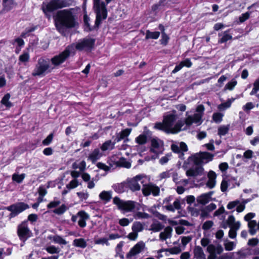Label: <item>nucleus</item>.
Wrapping results in <instances>:
<instances>
[{"label":"nucleus","mask_w":259,"mask_h":259,"mask_svg":"<svg viewBox=\"0 0 259 259\" xmlns=\"http://www.w3.org/2000/svg\"><path fill=\"white\" fill-rule=\"evenodd\" d=\"M4 9L6 11H10L14 6L13 0H3Z\"/></svg>","instance_id":"36"},{"label":"nucleus","mask_w":259,"mask_h":259,"mask_svg":"<svg viewBox=\"0 0 259 259\" xmlns=\"http://www.w3.org/2000/svg\"><path fill=\"white\" fill-rule=\"evenodd\" d=\"M229 128V125H221L218 128V135L221 137L222 136H225L228 133Z\"/></svg>","instance_id":"35"},{"label":"nucleus","mask_w":259,"mask_h":259,"mask_svg":"<svg viewBox=\"0 0 259 259\" xmlns=\"http://www.w3.org/2000/svg\"><path fill=\"white\" fill-rule=\"evenodd\" d=\"M53 241L59 244L66 245L67 242L62 237L59 235H55L53 237Z\"/></svg>","instance_id":"42"},{"label":"nucleus","mask_w":259,"mask_h":259,"mask_svg":"<svg viewBox=\"0 0 259 259\" xmlns=\"http://www.w3.org/2000/svg\"><path fill=\"white\" fill-rule=\"evenodd\" d=\"M144 225L140 222H135L132 227V231L138 233L142 232L144 230Z\"/></svg>","instance_id":"32"},{"label":"nucleus","mask_w":259,"mask_h":259,"mask_svg":"<svg viewBox=\"0 0 259 259\" xmlns=\"http://www.w3.org/2000/svg\"><path fill=\"white\" fill-rule=\"evenodd\" d=\"M116 142H112L111 140L105 141L101 146V149L103 151L111 150L114 149Z\"/></svg>","instance_id":"26"},{"label":"nucleus","mask_w":259,"mask_h":259,"mask_svg":"<svg viewBox=\"0 0 259 259\" xmlns=\"http://www.w3.org/2000/svg\"><path fill=\"white\" fill-rule=\"evenodd\" d=\"M145 247V243L143 241H141L138 242L127 253L126 257L127 259H133L136 255L144 251Z\"/></svg>","instance_id":"13"},{"label":"nucleus","mask_w":259,"mask_h":259,"mask_svg":"<svg viewBox=\"0 0 259 259\" xmlns=\"http://www.w3.org/2000/svg\"><path fill=\"white\" fill-rule=\"evenodd\" d=\"M178 119V115L175 111L172 113H167L163 117L162 122L155 123L154 127L168 134H176L182 130L185 123L182 120L179 121L174 125V123Z\"/></svg>","instance_id":"1"},{"label":"nucleus","mask_w":259,"mask_h":259,"mask_svg":"<svg viewBox=\"0 0 259 259\" xmlns=\"http://www.w3.org/2000/svg\"><path fill=\"white\" fill-rule=\"evenodd\" d=\"M46 251L50 254L59 253L60 251L59 248L57 247L54 245H51L46 248Z\"/></svg>","instance_id":"40"},{"label":"nucleus","mask_w":259,"mask_h":259,"mask_svg":"<svg viewBox=\"0 0 259 259\" xmlns=\"http://www.w3.org/2000/svg\"><path fill=\"white\" fill-rule=\"evenodd\" d=\"M206 250L209 253L207 259H217V255L221 254L223 252L224 249L220 244L215 245L210 244L207 247Z\"/></svg>","instance_id":"12"},{"label":"nucleus","mask_w":259,"mask_h":259,"mask_svg":"<svg viewBox=\"0 0 259 259\" xmlns=\"http://www.w3.org/2000/svg\"><path fill=\"white\" fill-rule=\"evenodd\" d=\"M204 168L202 166H196L190 168L186 171V175L189 177H197L203 174Z\"/></svg>","instance_id":"21"},{"label":"nucleus","mask_w":259,"mask_h":259,"mask_svg":"<svg viewBox=\"0 0 259 259\" xmlns=\"http://www.w3.org/2000/svg\"><path fill=\"white\" fill-rule=\"evenodd\" d=\"M78 185L79 182L78 180L76 179H74L66 185V187L69 189H72L76 188Z\"/></svg>","instance_id":"44"},{"label":"nucleus","mask_w":259,"mask_h":259,"mask_svg":"<svg viewBox=\"0 0 259 259\" xmlns=\"http://www.w3.org/2000/svg\"><path fill=\"white\" fill-rule=\"evenodd\" d=\"M133 220L130 221L128 219L124 218L119 219L118 223L122 227H126L130 225L131 222Z\"/></svg>","instance_id":"50"},{"label":"nucleus","mask_w":259,"mask_h":259,"mask_svg":"<svg viewBox=\"0 0 259 259\" xmlns=\"http://www.w3.org/2000/svg\"><path fill=\"white\" fill-rule=\"evenodd\" d=\"M255 214L253 212H249L246 214L244 217V219L245 221L249 222V221H251V220L252 218H253L255 217Z\"/></svg>","instance_id":"62"},{"label":"nucleus","mask_w":259,"mask_h":259,"mask_svg":"<svg viewBox=\"0 0 259 259\" xmlns=\"http://www.w3.org/2000/svg\"><path fill=\"white\" fill-rule=\"evenodd\" d=\"M173 231L172 228L170 226L165 227L163 231L159 234V239L161 241L166 240L167 239L170 238L172 236Z\"/></svg>","instance_id":"22"},{"label":"nucleus","mask_w":259,"mask_h":259,"mask_svg":"<svg viewBox=\"0 0 259 259\" xmlns=\"http://www.w3.org/2000/svg\"><path fill=\"white\" fill-rule=\"evenodd\" d=\"M10 95L9 94H6L3 98L1 103L6 107L10 108L12 106V103L9 101Z\"/></svg>","instance_id":"37"},{"label":"nucleus","mask_w":259,"mask_h":259,"mask_svg":"<svg viewBox=\"0 0 259 259\" xmlns=\"http://www.w3.org/2000/svg\"><path fill=\"white\" fill-rule=\"evenodd\" d=\"M192 239L191 236H183L181 238L182 244L185 246L189 242H190Z\"/></svg>","instance_id":"56"},{"label":"nucleus","mask_w":259,"mask_h":259,"mask_svg":"<svg viewBox=\"0 0 259 259\" xmlns=\"http://www.w3.org/2000/svg\"><path fill=\"white\" fill-rule=\"evenodd\" d=\"M250 17V13L246 12L242 14L239 18L240 22L243 23L247 20Z\"/></svg>","instance_id":"58"},{"label":"nucleus","mask_w":259,"mask_h":259,"mask_svg":"<svg viewBox=\"0 0 259 259\" xmlns=\"http://www.w3.org/2000/svg\"><path fill=\"white\" fill-rule=\"evenodd\" d=\"M17 233L20 240L24 242L32 236V233L28 226V221H24L18 225Z\"/></svg>","instance_id":"11"},{"label":"nucleus","mask_w":259,"mask_h":259,"mask_svg":"<svg viewBox=\"0 0 259 259\" xmlns=\"http://www.w3.org/2000/svg\"><path fill=\"white\" fill-rule=\"evenodd\" d=\"M237 82L235 79H232L231 81L226 84L225 89L232 91L234 89V87L236 85Z\"/></svg>","instance_id":"45"},{"label":"nucleus","mask_w":259,"mask_h":259,"mask_svg":"<svg viewBox=\"0 0 259 259\" xmlns=\"http://www.w3.org/2000/svg\"><path fill=\"white\" fill-rule=\"evenodd\" d=\"M38 192L40 197H43L47 193L46 189L44 186L39 187Z\"/></svg>","instance_id":"63"},{"label":"nucleus","mask_w":259,"mask_h":259,"mask_svg":"<svg viewBox=\"0 0 259 259\" xmlns=\"http://www.w3.org/2000/svg\"><path fill=\"white\" fill-rule=\"evenodd\" d=\"M230 30L225 31L222 34H219V35L220 36L222 35V37L219 39V43H224L227 41L229 40L232 39V36L229 33Z\"/></svg>","instance_id":"28"},{"label":"nucleus","mask_w":259,"mask_h":259,"mask_svg":"<svg viewBox=\"0 0 259 259\" xmlns=\"http://www.w3.org/2000/svg\"><path fill=\"white\" fill-rule=\"evenodd\" d=\"M171 155V153H170L165 154V156L160 159L159 163L162 165L166 163L170 159Z\"/></svg>","instance_id":"48"},{"label":"nucleus","mask_w":259,"mask_h":259,"mask_svg":"<svg viewBox=\"0 0 259 259\" xmlns=\"http://www.w3.org/2000/svg\"><path fill=\"white\" fill-rule=\"evenodd\" d=\"M25 177V174H22L19 175L17 174H14L12 176V180L18 183H21Z\"/></svg>","instance_id":"39"},{"label":"nucleus","mask_w":259,"mask_h":259,"mask_svg":"<svg viewBox=\"0 0 259 259\" xmlns=\"http://www.w3.org/2000/svg\"><path fill=\"white\" fill-rule=\"evenodd\" d=\"M53 69L54 67L50 65L49 59L41 58L38 60L37 63L32 72V75L34 77H42L51 72Z\"/></svg>","instance_id":"5"},{"label":"nucleus","mask_w":259,"mask_h":259,"mask_svg":"<svg viewBox=\"0 0 259 259\" xmlns=\"http://www.w3.org/2000/svg\"><path fill=\"white\" fill-rule=\"evenodd\" d=\"M225 249L227 251H231L236 246V243L232 241H226L224 244Z\"/></svg>","instance_id":"41"},{"label":"nucleus","mask_w":259,"mask_h":259,"mask_svg":"<svg viewBox=\"0 0 259 259\" xmlns=\"http://www.w3.org/2000/svg\"><path fill=\"white\" fill-rule=\"evenodd\" d=\"M231 101H228L227 102L222 103L219 105L218 108L220 110H223L225 109L228 108L231 106Z\"/></svg>","instance_id":"59"},{"label":"nucleus","mask_w":259,"mask_h":259,"mask_svg":"<svg viewBox=\"0 0 259 259\" xmlns=\"http://www.w3.org/2000/svg\"><path fill=\"white\" fill-rule=\"evenodd\" d=\"M71 3L70 0H50L48 3H43L41 9L46 17L50 18V13L57 9L68 7Z\"/></svg>","instance_id":"3"},{"label":"nucleus","mask_w":259,"mask_h":259,"mask_svg":"<svg viewBox=\"0 0 259 259\" xmlns=\"http://www.w3.org/2000/svg\"><path fill=\"white\" fill-rule=\"evenodd\" d=\"M29 208V206L24 203H19L11 205L7 207L9 211H14L17 214Z\"/></svg>","instance_id":"18"},{"label":"nucleus","mask_w":259,"mask_h":259,"mask_svg":"<svg viewBox=\"0 0 259 259\" xmlns=\"http://www.w3.org/2000/svg\"><path fill=\"white\" fill-rule=\"evenodd\" d=\"M102 156V154L100 152L99 149H95L92 153L90 154L88 158L93 162H95Z\"/></svg>","instance_id":"23"},{"label":"nucleus","mask_w":259,"mask_h":259,"mask_svg":"<svg viewBox=\"0 0 259 259\" xmlns=\"http://www.w3.org/2000/svg\"><path fill=\"white\" fill-rule=\"evenodd\" d=\"M164 228V226L159 222L153 223L151 226L150 230L154 232H157L161 230Z\"/></svg>","instance_id":"30"},{"label":"nucleus","mask_w":259,"mask_h":259,"mask_svg":"<svg viewBox=\"0 0 259 259\" xmlns=\"http://www.w3.org/2000/svg\"><path fill=\"white\" fill-rule=\"evenodd\" d=\"M208 181L206 184V186L210 189H212L215 186L217 175L212 170H210L207 174Z\"/></svg>","instance_id":"20"},{"label":"nucleus","mask_w":259,"mask_h":259,"mask_svg":"<svg viewBox=\"0 0 259 259\" xmlns=\"http://www.w3.org/2000/svg\"><path fill=\"white\" fill-rule=\"evenodd\" d=\"M213 225V222L212 221H207L205 222L202 226L203 230L207 231L209 230Z\"/></svg>","instance_id":"51"},{"label":"nucleus","mask_w":259,"mask_h":259,"mask_svg":"<svg viewBox=\"0 0 259 259\" xmlns=\"http://www.w3.org/2000/svg\"><path fill=\"white\" fill-rule=\"evenodd\" d=\"M204 107L202 105H199L196 108L197 113L193 115H189L185 120V124L188 126L191 125L193 123H196L197 125H200L202 122V117L204 111Z\"/></svg>","instance_id":"9"},{"label":"nucleus","mask_w":259,"mask_h":259,"mask_svg":"<svg viewBox=\"0 0 259 259\" xmlns=\"http://www.w3.org/2000/svg\"><path fill=\"white\" fill-rule=\"evenodd\" d=\"M54 135L53 134H50L45 140L42 142L44 145H49L52 142L53 139Z\"/></svg>","instance_id":"54"},{"label":"nucleus","mask_w":259,"mask_h":259,"mask_svg":"<svg viewBox=\"0 0 259 259\" xmlns=\"http://www.w3.org/2000/svg\"><path fill=\"white\" fill-rule=\"evenodd\" d=\"M74 53V47L73 45L68 46L61 53L56 55L51 59L52 65L54 68L63 63L66 59L71 54Z\"/></svg>","instance_id":"7"},{"label":"nucleus","mask_w":259,"mask_h":259,"mask_svg":"<svg viewBox=\"0 0 259 259\" xmlns=\"http://www.w3.org/2000/svg\"><path fill=\"white\" fill-rule=\"evenodd\" d=\"M142 192L144 196H148L151 194L154 196L159 195L160 193L159 188L152 184H143Z\"/></svg>","instance_id":"16"},{"label":"nucleus","mask_w":259,"mask_h":259,"mask_svg":"<svg viewBox=\"0 0 259 259\" xmlns=\"http://www.w3.org/2000/svg\"><path fill=\"white\" fill-rule=\"evenodd\" d=\"M240 203V201L238 200H236L235 201H231L229 202L227 204V208L228 209H231L234 208L235 206H236Z\"/></svg>","instance_id":"57"},{"label":"nucleus","mask_w":259,"mask_h":259,"mask_svg":"<svg viewBox=\"0 0 259 259\" xmlns=\"http://www.w3.org/2000/svg\"><path fill=\"white\" fill-rule=\"evenodd\" d=\"M93 9L96 14L95 24L98 26L107 17V5L101 0H93Z\"/></svg>","instance_id":"4"},{"label":"nucleus","mask_w":259,"mask_h":259,"mask_svg":"<svg viewBox=\"0 0 259 259\" xmlns=\"http://www.w3.org/2000/svg\"><path fill=\"white\" fill-rule=\"evenodd\" d=\"M55 24L57 30L64 35L67 28L75 27L77 25V22L71 12L64 10L57 12Z\"/></svg>","instance_id":"2"},{"label":"nucleus","mask_w":259,"mask_h":259,"mask_svg":"<svg viewBox=\"0 0 259 259\" xmlns=\"http://www.w3.org/2000/svg\"><path fill=\"white\" fill-rule=\"evenodd\" d=\"M248 227L249 228V232L251 235H253L256 233V227H257V224L255 221H249Z\"/></svg>","instance_id":"31"},{"label":"nucleus","mask_w":259,"mask_h":259,"mask_svg":"<svg viewBox=\"0 0 259 259\" xmlns=\"http://www.w3.org/2000/svg\"><path fill=\"white\" fill-rule=\"evenodd\" d=\"M89 219V215L83 211H79L76 215L72 216L71 220L73 222H77L78 225L83 228L86 226V221Z\"/></svg>","instance_id":"15"},{"label":"nucleus","mask_w":259,"mask_h":259,"mask_svg":"<svg viewBox=\"0 0 259 259\" xmlns=\"http://www.w3.org/2000/svg\"><path fill=\"white\" fill-rule=\"evenodd\" d=\"M135 141L139 145H144L146 144L147 141V137L144 134L140 135L136 138Z\"/></svg>","instance_id":"38"},{"label":"nucleus","mask_w":259,"mask_h":259,"mask_svg":"<svg viewBox=\"0 0 259 259\" xmlns=\"http://www.w3.org/2000/svg\"><path fill=\"white\" fill-rule=\"evenodd\" d=\"M169 40V37L165 33V32H163L161 35V39L160 40L161 44L163 45H166Z\"/></svg>","instance_id":"55"},{"label":"nucleus","mask_w":259,"mask_h":259,"mask_svg":"<svg viewBox=\"0 0 259 259\" xmlns=\"http://www.w3.org/2000/svg\"><path fill=\"white\" fill-rule=\"evenodd\" d=\"M66 206L65 205L63 204L61 205L57 209H55L53 212L57 214H62L66 210Z\"/></svg>","instance_id":"52"},{"label":"nucleus","mask_w":259,"mask_h":259,"mask_svg":"<svg viewBox=\"0 0 259 259\" xmlns=\"http://www.w3.org/2000/svg\"><path fill=\"white\" fill-rule=\"evenodd\" d=\"M213 194V191L204 193L197 197V201L198 203L204 205L212 200L211 196Z\"/></svg>","instance_id":"19"},{"label":"nucleus","mask_w":259,"mask_h":259,"mask_svg":"<svg viewBox=\"0 0 259 259\" xmlns=\"http://www.w3.org/2000/svg\"><path fill=\"white\" fill-rule=\"evenodd\" d=\"M165 251L169 252L170 254H177L181 252V249L180 247L175 246L172 248L166 249Z\"/></svg>","instance_id":"47"},{"label":"nucleus","mask_w":259,"mask_h":259,"mask_svg":"<svg viewBox=\"0 0 259 259\" xmlns=\"http://www.w3.org/2000/svg\"><path fill=\"white\" fill-rule=\"evenodd\" d=\"M147 180H148V178L146 176L143 175H137L127 181L128 186L133 191H138L141 189L139 183L143 185L146 184Z\"/></svg>","instance_id":"10"},{"label":"nucleus","mask_w":259,"mask_h":259,"mask_svg":"<svg viewBox=\"0 0 259 259\" xmlns=\"http://www.w3.org/2000/svg\"><path fill=\"white\" fill-rule=\"evenodd\" d=\"M99 197L101 200L106 203L108 202L112 198V192L110 191H103L100 193Z\"/></svg>","instance_id":"24"},{"label":"nucleus","mask_w":259,"mask_h":259,"mask_svg":"<svg viewBox=\"0 0 259 259\" xmlns=\"http://www.w3.org/2000/svg\"><path fill=\"white\" fill-rule=\"evenodd\" d=\"M223 114L221 113H214L212 115V119L216 123H220L222 121Z\"/></svg>","instance_id":"46"},{"label":"nucleus","mask_w":259,"mask_h":259,"mask_svg":"<svg viewBox=\"0 0 259 259\" xmlns=\"http://www.w3.org/2000/svg\"><path fill=\"white\" fill-rule=\"evenodd\" d=\"M115 164L117 166H122L127 168H130L131 164L128 161H126V159L123 157H121L119 159L115 162Z\"/></svg>","instance_id":"29"},{"label":"nucleus","mask_w":259,"mask_h":259,"mask_svg":"<svg viewBox=\"0 0 259 259\" xmlns=\"http://www.w3.org/2000/svg\"><path fill=\"white\" fill-rule=\"evenodd\" d=\"M113 203L116 205L118 209L124 212H133L135 210H139L140 205L134 201H124L118 197H115L113 199Z\"/></svg>","instance_id":"6"},{"label":"nucleus","mask_w":259,"mask_h":259,"mask_svg":"<svg viewBox=\"0 0 259 259\" xmlns=\"http://www.w3.org/2000/svg\"><path fill=\"white\" fill-rule=\"evenodd\" d=\"M138 237V233L132 231V232L130 233L127 236V237L128 239H129L130 240L135 241L136 240Z\"/></svg>","instance_id":"60"},{"label":"nucleus","mask_w":259,"mask_h":259,"mask_svg":"<svg viewBox=\"0 0 259 259\" xmlns=\"http://www.w3.org/2000/svg\"><path fill=\"white\" fill-rule=\"evenodd\" d=\"M72 244L73 246L81 248H84L87 246V243L83 238L75 239L73 241Z\"/></svg>","instance_id":"27"},{"label":"nucleus","mask_w":259,"mask_h":259,"mask_svg":"<svg viewBox=\"0 0 259 259\" xmlns=\"http://www.w3.org/2000/svg\"><path fill=\"white\" fill-rule=\"evenodd\" d=\"M60 204V201L59 200H54L48 204V207L49 208H54L58 206Z\"/></svg>","instance_id":"64"},{"label":"nucleus","mask_w":259,"mask_h":259,"mask_svg":"<svg viewBox=\"0 0 259 259\" xmlns=\"http://www.w3.org/2000/svg\"><path fill=\"white\" fill-rule=\"evenodd\" d=\"M151 147L150 151L156 155L161 154L164 150V144L162 141L157 138H153L151 141Z\"/></svg>","instance_id":"14"},{"label":"nucleus","mask_w":259,"mask_h":259,"mask_svg":"<svg viewBox=\"0 0 259 259\" xmlns=\"http://www.w3.org/2000/svg\"><path fill=\"white\" fill-rule=\"evenodd\" d=\"M29 59V54L28 52H24L19 56V60L22 62H28Z\"/></svg>","instance_id":"53"},{"label":"nucleus","mask_w":259,"mask_h":259,"mask_svg":"<svg viewBox=\"0 0 259 259\" xmlns=\"http://www.w3.org/2000/svg\"><path fill=\"white\" fill-rule=\"evenodd\" d=\"M133 216L135 219H148L151 218L149 214L141 211L136 212Z\"/></svg>","instance_id":"33"},{"label":"nucleus","mask_w":259,"mask_h":259,"mask_svg":"<svg viewBox=\"0 0 259 259\" xmlns=\"http://www.w3.org/2000/svg\"><path fill=\"white\" fill-rule=\"evenodd\" d=\"M95 44V40L91 38H84L80 40L76 45L75 48L78 50H89L91 49Z\"/></svg>","instance_id":"17"},{"label":"nucleus","mask_w":259,"mask_h":259,"mask_svg":"<svg viewBox=\"0 0 259 259\" xmlns=\"http://www.w3.org/2000/svg\"><path fill=\"white\" fill-rule=\"evenodd\" d=\"M210 242V240L209 238H205V237L202 238L201 239V241H200L201 245L203 247L208 246L210 244H209Z\"/></svg>","instance_id":"61"},{"label":"nucleus","mask_w":259,"mask_h":259,"mask_svg":"<svg viewBox=\"0 0 259 259\" xmlns=\"http://www.w3.org/2000/svg\"><path fill=\"white\" fill-rule=\"evenodd\" d=\"M213 156V154L207 152H200L190 156L188 160L190 162H193L196 165H199L211 161Z\"/></svg>","instance_id":"8"},{"label":"nucleus","mask_w":259,"mask_h":259,"mask_svg":"<svg viewBox=\"0 0 259 259\" xmlns=\"http://www.w3.org/2000/svg\"><path fill=\"white\" fill-rule=\"evenodd\" d=\"M95 243L96 244H102V245H106L107 246L109 245V243L108 242V239L106 238H101L98 239H96L95 241Z\"/></svg>","instance_id":"49"},{"label":"nucleus","mask_w":259,"mask_h":259,"mask_svg":"<svg viewBox=\"0 0 259 259\" xmlns=\"http://www.w3.org/2000/svg\"><path fill=\"white\" fill-rule=\"evenodd\" d=\"M160 36V32L158 31L151 32L149 30H147L146 33L145 38L148 39H157Z\"/></svg>","instance_id":"34"},{"label":"nucleus","mask_w":259,"mask_h":259,"mask_svg":"<svg viewBox=\"0 0 259 259\" xmlns=\"http://www.w3.org/2000/svg\"><path fill=\"white\" fill-rule=\"evenodd\" d=\"M131 129L126 128L121 132L117 134L115 141L116 142H118L121 140H123L125 138L127 137L131 133Z\"/></svg>","instance_id":"25"},{"label":"nucleus","mask_w":259,"mask_h":259,"mask_svg":"<svg viewBox=\"0 0 259 259\" xmlns=\"http://www.w3.org/2000/svg\"><path fill=\"white\" fill-rule=\"evenodd\" d=\"M76 194L80 200L81 201L87 200L89 196V193L87 192V191L78 192L76 193Z\"/></svg>","instance_id":"43"}]
</instances>
